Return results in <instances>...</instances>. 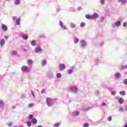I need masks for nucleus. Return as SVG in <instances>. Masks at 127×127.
<instances>
[{"label":"nucleus","instance_id":"c9c22d12","mask_svg":"<svg viewBox=\"0 0 127 127\" xmlns=\"http://www.w3.org/2000/svg\"><path fill=\"white\" fill-rule=\"evenodd\" d=\"M27 125L28 126V127L31 126V123H30V122H28L27 123Z\"/></svg>","mask_w":127,"mask_h":127},{"label":"nucleus","instance_id":"9b49d317","mask_svg":"<svg viewBox=\"0 0 127 127\" xmlns=\"http://www.w3.org/2000/svg\"><path fill=\"white\" fill-rule=\"evenodd\" d=\"M92 19L93 18H99V14L97 13H94L93 15H92Z\"/></svg>","mask_w":127,"mask_h":127},{"label":"nucleus","instance_id":"9d476101","mask_svg":"<svg viewBox=\"0 0 127 127\" xmlns=\"http://www.w3.org/2000/svg\"><path fill=\"white\" fill-rule=\"evenodd\" d=\"M85 17L87 18V19H93V16L89 14H86Z\"/></svg>","mask_w":127,"mask_h":127},{"label":"nucleus","instance_id":"a878e982","mask_svg":"<svg viewBox=\"0 0 127 127\" xmlns=\"http://www.w3.org/2000/svg\"><path fill=\"white\" fill-rule=\"evenodd\" d=\"M23 39H25L26 40V39H27V38H28V36H27V35H23L22 36Z\"/></svg>","mask_w":127,"mask_h":127},{"label":"nucleus","instance_id":"3c124183","mask_svg":"<svg viewBox=\"0 0 127 127\" xmlns=\"http://www.w3.org/2000/svg\"><path fill=\"white\" fill-rule=\"evenodd\" d=\"M4 38H5V39H8V37L7 36H6L4 37Z\"/></svg>","mask_w":127,"mask_h":127},{"label":"nucleus","instance_id":"c85d7f7f","mask_svg":"<svg viewBox=\"0 0 127 127\" xmlns=\"http://www.w3.org/2000/svg\"><path fill=\"white\" fill-rule=\"evenodd\" d=\"M79 115V112L75 111L74 112V116H78Z\"/></svg>","mask_w":127,"mask_h":127},{"label":"nucleus","instance_id":"f3484780","mask_svg":"<svg viewBox=\"0 0 127 127\" xmlns=\"http://www.w3.org/2000/svg\"><path fill=\"white\" fill-rule=\"evenodd\" d=\"M20 23V19L18 18L16 20V25H19V23Z\"/></svg>","mask_w":127,"mask_h":127},{"label":"nucleus","instance_id":"6ab92c4d","mask_svg":"<svg viewBox=\"0 0 127 127\" xmlns=\"http://www.w3.org/2000/svg\"><path fill=\"white\" fill-rule=\"evenodd\" d=\"M85 25V22H82L80 23V26L81 27V28H83Z\"/></svg>","mask_w":127,"mask_h":127},{"label":"nucleus","instance_id":"49530a36","mask_svg":"<svg viewBox=\"0 0 127 127\" xmlns=\"http://www.w3.org/2000/svg\"><path fill=\"white\" fill-rule=\"evenodd\" d=\"M8 127H11V126H12V124L11 123H8Z\"/></svg>","mask_w":127,"mask_h":127},{"label":"nucleus","instance_id":"2eb2a0df","mask_svg":"<svg viewBox=\"0 0 127 127\" xmlns=\"http://www.w3.org/2000/svg\"><path fill=\"white\" fill-rule=\"evenodd\" d=\"M70 27H71V28H75L76 27V25H75V24H74L73 23H70Z\"/></svg>","mask_w":127,"mask_h":127},{"label":"nucleus","instance_id":"39448f33","mask_svg":"<svg viewBox=\"0 0 127 127\" xmlns=\"http://www.w3.org/2000/svg\"><path fill=\"white\" fill-rule=\"evenodd\" d=\"M22 72H29V69H28V67L26 66H23L22 68Z\"/></svg>","mask_w":127,"mask_h":127},{"label":"nucleus","instance_id":"c03bdc74","mask_svg":"<svg viewBox=\"0 0 127 127\" xmlns=\"http://www.w3.org/2000/svg\"><path fill=\"white\" fill-rule=\"evenodd\" d=\"M77 9H78V10H79V11L82 10V7L79 6V7L77 8Z\"/></svg>","mask_w":127,"mask_h":127},{"label":"nucleus","instance_id":"5701e85b","mask_svg":"<svg viewBox=\"0 0 127 127\" xmlns=\"http://www.w3.org/2000/svg\"><path fill=\"white\" fill-rule=\"evenodd\" d=\"M119 2H120V1H122V2L123 3H126V2H127V0H118Z\"/></svg>","mask_w":127,"mask_h":127},{"label":"nucleus","instance_id":"ea45409f","mask_svg":"<svg viewBox=\"0 0 127 127\" xmlns=\"http://www.w3.org/2000/svg\"><path fill=\"white\" fill-rule=\"evenodd\" d=\"M28 64H31V63H32V60H29L28 61Z\"/></svg>","mask_w":127,"mask_h":127},{"label":"nucleus","instance_id":"864d4df0","mask_svg":"<svg viewBox=\"0 0 127 127\" xmlns=\"http://www.w3.org/2000/svg\"><path fill=\"white\" fill-rule=\"evenodd\" d=\"M38 127H42V126H39Z\"/></svg>","mask_w":127,"mask_h":127},{"label":"nucleus","instance_id":"c756f323","mask_svg":"<svg viewBox=\"0 0 127 127\" xmlns=\"http://www.w3.org/2000/svg\"><path fill=\"white\" fill-rule=\"evenodd\" d=\"M104 20H105V19L104 18V17H101L100 18L101 22H104Z\"/></svg>","mask_w":127,"mask_h":127},{"label":"nucleus","instance_id":"7ed1b4c3","mask_svg":"<svg viewBox=\"0 0 127 127\" xmlns=\"http://www.w3.org/2000/svg\"><path fill=\"white\" fill-rule=\"evenodd\" d=\"M52 99L50 98H48L46 99V103L48 107H52L53 106V103H51Z\"/></svg>","mask_w":127,"mask_h":127},{"label":"nucleus","instance_id":"473e14b6","mask_svg":"<svg viewBox=\"0 0 127 127\" xmlns=\"http://www.w3.org/2000/svg\"><path fill=\"white\" fill-rule=\"evenodd\" d=\"M127 23L126 22H124L123 23V26L124 27H127Z\"/></svg>","mask_w":127,"mask_h":127},{"label":"nucleus","instance_id":"4be33fe9","mask_svg":"<svg viewBox=\"0 0 127 127\" xmlns=\"http://www.w3.org/2000/svg\"><path fill=\"white\" fill-rule=\"evenodd\" d=\"M127 68V65H121L120 66V69H126Z\"/></svg>","mask_w":127,"mask_h":127},{"label":"nucleus","instance_id":"de8ad7c7","mask_svg":"<svg viewBox=\"0 0 127 127\" xmlns=\"http://www.w3.org/2000/svg\"><path fill=\"white\" fill-rule=\"evenodd\" d=\"M31 94L32 95V96L34 97V93L33 92V91H31Z\"/></svg>","mask_w":127,"mask_h":127},{"label":"nucleus","instance_id":"58836bf2","mask_svg":"<svg viewBox=\"0 0 127 127\" xmlns=\"http://www.w3.org/2000/svg\"><path fill=\"white\" fill-rule=\"evenodd\" d=\"M72 73V69H69L67 71V74H71Z\"/></svg>","mask_w":127,"mask_h":127},{"label":"nucleus","instance_id":"1a4fd4ad","mask_svg":"<svg viewBox=\"0 0 127 127\" xmlns=\"http://www.w3.org/2000/svg\"><path fill=\"white\" fill-rule=\"evenodd\" d=\"M35 52H36V53L37 52H40L41 51H42V49L40 47H37L36 48V49L34 50Z\"/></svg>","mask_w":127,"mask_h":127},{"label":"nucleus","instance_id":"72a5a7b5","mask_svg":"<svg viewBox=\"0 0 127 127\" xmlns=\"http://www.w3.org/2000/svg\"><path fill=\"white\" fill-rule=\"evenodd\" d=\"M124 84L127 85V79H125L123 81Z\"/></svg>","mask_w":127,"mask_h":127},{"label":"nucleus","instance_id":"e433bc0d","mask_svg":"<svg viewBox=\"0 0 127 127\" xmlns=\"http://www.w3.org/2000/svg\"><path fill=\"white\" fill-rule=\"evenodd\" d=\"M59 126H60L59 124L57 123V124H54V127H59Z\"/></svg>","mask_w":127,"mask_h":127},{"label":"nucleus","instance_id":"ddd939ff","mask_svg":"<svg viewBox=\"0 0 127 127\" xmlns=\"http://www.w3.org/2000/svg\"><path fill=\"white\" fill-rule=\"evenodd\" d=\"M80 43H81V47H85V46L86 45V42H84V41H81Z\"/></svg>","mask_w":127,"mask_h":127},{"label":"nucleus","instance_id":"a18cd8bd","mask_svg":"<svg viewBox=\"0 0 127 127\" xmlns=\"http://www.w3.org/2000/svg\"><path fill=\"white\" fill-rule=\"evenodd\" d=\"M42 94H45V89H43L41 91Z\"/></svg>","mask_w":127,"mask_h":127},{"label":"nucleus","instance_id":"f704fd0d","mask_svg":"<svg viewBox=\"0 0 127 127\" xmlns=\"http://www.w3.org/2000/svg\"><path fill=\"white\" fill-rule=\"evenodd\" d=\"M84 127H89V124L88 123H85L83 125Z\"/></svg>","mask_w":127,"mask_h":127},{"label":"nucleus","instance_id":"09e8293b","mask_svg":"<svg viewBox=\"0 0 127 127\" xmlns=\"http://www.w3.org/2000/svg\"><path fill=\"white\" fill-rule=\"evenodd\" d=\"M119 111H120V112H122V111H124V109L123 108H120Z\"/></svg>","mask_w":127,"mask_h":127},{"label":"nucleus","instance_id":"bb28decb","mask_svg":"<svg viewBox=\"0 0 127 127\" xmlns=\"http://www.w3.org/2000/svg\"><path fill=\"white\" fill-rule=\"evenodd\" d=\"M61 76H62L61 75V73H58V74L57 75V78H61Z\"/></svg>","mask_w":127,"mask_h":127},{"label":"nucleus","instance_id":"393cba45","mask_svg":"<svg viewBox=\"0 0 127 127\" xmlns=\"http://www.w3.org/2000/svg\"><path fill=\"white\" fill-rule=\"evenodd\" d=\"M31 45L32 46H35L36 42L35 41H32V42L31 43Z\"/></svg>","mask_w":127,"mask_h":127},{"label":"nucleus","instance_id":"aec40b11","mask_svg":"<svg viewBox=\"0 0 127 127\" xmlns=\"http://www.w3.org/2000/svg\"><path fill=\"white\" fill-rule=\"evenodd\" d=\"M10 54L11 55H17V52L16 51H12Z\"/></svg>","mask_w":127,"mask_h":127},{"label":"nucleus","instance_id":"37998d69","mask_svg":"<svg viewBox=\"0 0 127 127\" xmlns=\"http://www.w3.org/2000/svg\"><path fill=\"white\" fill-rule=\"evenodd\" d=\"M108 121H109V122H111V121H112V117H109L108 118Z\"/></svg>","mask_w":127,"mask_h":127},{"label":"nucleus","instance_id":"4c0bfd02","mask_svg":"<svg viewBox=\"0 0 127 127\" xmlns=\"http://www.w3.org/2000/svg\"><path fill=\"white\" fill-rule=\"evenodd\" d=\"M12 18H13V20H15V21H16V20L17 19V17H16V16H13V17H12Z\"/></svg>","mask_w":127,"mask_h":127},{"label":"nucleus","instance_id":"cd10ccee","mask_svg":"<svg viewBox=\"0 0 127 127\" xmlns=\"http://www.w3.org/2000/svg\"><path fill=\"white\" fill-rule=\"evenodd\" d=\"M101 4H105V0H100V1Z\"/></svg>","mask_w":127,"mask_h":127},{"label":"nucleus","instance_id":"603ef678","mask_svg":"<svg viewBox=\"0 0 127 127\" xmlns=\"http://www.w3.org/2000/svg\"><path fill=\"white\" fill-rule=\"evenodd\" d=\"M106 105V103H103L102 104V106H105Z\"/></svg>","mask_w":127,"mask_h":127},{"label":"nucleus","instance_id":"f257e3e1","mask_svg":"<svg viewBox=\"0 0 127 127\" xmlns=\"http://www.w3.org/2000/svg\"><path fill=\"white\" fill-rule=\"evenodd\" d=\"M119 20L120 21H117L115 23H113L111 25L112 27H113V28H115V27H119V26H121V24H122L121 21H123V18L119 17Z\"/></svg>","mask_w":127,"mask_h":127},{"label":"nucleus","instance_id":"79ce46f5","mask_svg":"<svg viewBox=\"0 0 127 127\" xmlns=\"http://www.w3.org/2000/svg\"><path fill=\"white\" fill-rule=\"evenodd\" d=\"M33 106V104H30L28 105V107L29 108H31V107Z\"/></svg>","mask_w":127,"mask_h":127},{"label":"nucleus","instance_id":"2f4dec72","mask_svg":"<svg viewBox=\"0 0 127 127\" xmlns=\"http://www.w3.org/2000/svg\"><path fill=\"white\" fill-rule=\"evenodd\" d=\"M0 107H3V102L2 101H0Z\"/></svg>","mask_w":127,"mask_h":127},{"label":"nucleus","instance_id":"6e6552de","mask_svg":"<svg viewBox=\"0 0 127 127\" xmlns=\"http://www.w3.org/2000/svg\"><path fill=\"white\" fill-rule=\"evenodd\" d=\"M14 5H19L20 4V0H14Z\"/></svg>","mask_w":127,"mask_h":127},{"label":"nucleus","instance_id":"0eeeda50","mask_svg":"<svg viewBox=\"0 0 127 127\" xmlns=\"http://www.w3.org/2000/svg\"><path fill=\"white\" fill-rule=\"evenodd\" d=\"M77 87H74L70 88V92H72V93H76L77 92Z\"/></svg>","mask_w":127,"mask_h":127},{"label":"nucleus","instance_id":"b1692460","mask_svg":"<svg viewBox=\"0 0 127 127\" xmlns=\"http://www.w3.org/2000/svg\"><path fill=\"white\" fill-rule=\"evenodd\" d=\"M116 77H117V78H119L121 76V74H120V73L117 72L116 74H115Z\"/></svg>","mask_w":127,"mask_h":127},{"label":"nucleus","instance_id":"8fccbe9b","mask_svg":"<svg viewBox=\"0 0 127 127\" xmlns=\"http://www.w3.org/2000/svg\"><path fill=\"white\" fill-rule=\"evenodd\" d=\"M61 9L58 8L57 9V11H60V10H61Z\"/></svg>","mask_w":127,"mask_h":127},{"label":"nucleus","instance_id":"a211bd4d","mask_svg":"<svg viewBox=\"0 0 127 127\" xmlns=\"http://www.w3.org/2000/svg\"><path fill=\"white\" fill-rule=\"evenodd\" d=\"M119 93L121 96H125V95H126V92H125V91H121Z\"/></svg>","mask_w":127,"mask_h":127},{"label":"nucleus","instance_id":"423d86ee","mask_svg":"<svg viewBox=\"0 0 127 127\" xmlns=\"http://www.w3.org/2000/svg\"><path fill=\"white\" fill-rule=\"evenodd\" d=\"M1 28L3 31H7V26L3 24L1 25Z\"/></svg>","mask_w":127,"mask_h":127},{"label":"nucleus","instance_id":"f03ea898","mask_svg":"<svg viewBox=\"0 0 127 127\" xmlns=\"http://www.w3.org/2000/svg\"><path fill=\"white\" fill-rule=\"evenodd\" d=\"M29 120H31V123L32 124H37V120L35 119V118H33V115L30 114L29 115Z\"/></svg>","mask_w":127,"mask_h":127},{"label":"nucleus","instance_id":"412c9836","mask_svg":"<svg viewBox=\"0 0 127 127\" xmlns=\"http://www.w3.org/2000/svg\"><path fill=\"white\" fill-rule=\"evenodd\" d=\"M119 103L120 104H123L124 103V99H123V98H120L119 100Z\"/></svg>","mask_w":127,"mask_h":127},{"label":"nucleus","instance_id":"20e7f679","mask_svg":"<svg viewBox=\"0 0 127 127\" xmlns=\"http://www.w3.org/2000/svg\"><path fill=\"white\" fill-rule=\"evenodd\" d=\"M59 25L61 27V28L64 30H66V29H67V28H66V26L64 25L63 22H62V21H60Z\"/></svg>","mask_w":127,"mask_h":127},{"label":"nucleus","instance_id":"dca6fc26","mask_svg":"<svg viewBox=\"0 0 127 127\" xmlns=\"http://www.w3.org/2000/svg\"><path fill=\"white\" fill-rule=\"evenodd\" d=\"M41 64L42 66H45L46 65V60H43L41 62Z\"/></svg>","mask_w":127,"mask_h":127},{"label":"nucleus","instance_id":"7c9ffc66","mask_svg":"<svg viewBox=\"0 0 127 127\" xmlns=\"http://www.w3.org/2000/svg\"><path fill=\"white\" fill-rule=\"evenodd\" d=\"M79 41V40L78 39H77V38H76V39H74V43H78V42Z\"/></svg>","mask_w":127,"mask_h":127},{"label":"nucleus","instance_id":"5fc2aeb1","mask_svg":"<svg viewBox=\"0 0 127 127\" xmlns=\"http://www.w3.org/2000/svg\"><path fill=\"white\" fill-rule=\"evenodd\" d=\"M24 51H26V49H24Z\"/></svg>","mask_w":127,"mask_h":127},{"label":"nucleus","instance_id":"f8f14e48","mask_svg":"<svg viewBox=\"0 0 127 127\" xmlns=\"http://www.w3.org/2000/svg\"><path fill=\"white\" fill-rule=\"evenodd\" d=\"M65 68H66L65 64H61L60 66V70H64V69H65Z\"/></svg>","mask_w":127,"mask_h":127},{"label":"nucleus","instance_id":"a19ab883","mask_svg":"<svg viewBox=\"0 0 127 127\" xmlns=\"http://www.w3.org/2000/svg\"><path fill=\"white\" fill-rule=\"evenodd\" d=\"M116 93H117V92H116V91H113V92H112V95L113 96H115V95H116Z\"/></svg>","mask_w":127,"mask_h":127},{"label":"nucleus","instance_id":"4468645a","mask_svg":"<svg viewBox=\"0 0 127 127\" xmlns=\"http://www.w3.org/2000/svg\"><path fill=\"white\" fill-rule=\"evenodd\" d=\"M5 43V41H4V39H2L1 40V41L0 42V45H1V46H2V45H3Z\"/></svg>","mask_w":127,"mask_h":127}]
</instances>
